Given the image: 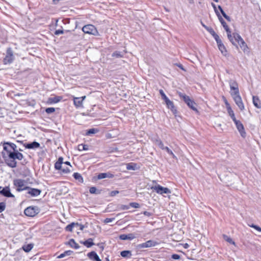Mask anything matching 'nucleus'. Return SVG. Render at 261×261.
I'll list each match as a JSON object with an SVG mask.
<instances>
[{"label":"nucleus","mask_w":261,"mask_h":261,"mask_svg":"<svg viewBox=\"0 0 261 261\" xmlns=\"http://www.w3.org/2000/svg\"><path fill=\"white\" fill-rule=\"evenodd\" d=\"M232 36L235 43L234 45H236V42H237L244 52H246L248 50V47L247 44L239 34L233 33Z\"/></svg>","instance_id":"f257e3e1"},{"label":"nucleus","mask_w":261,"mask_h":261,"mask_svg":"<svg viewBox=\"0 0 261 261\" xmlns=\"http://www.w3.org/2000/svg\"><path fill=\"white\" fill-rule=\"evenodd\" d=\"M13 184L17 191L20 192L28 188L26 181L21 179H16L13 181Z\"/></svg>","instance_id":"f03ea898"},{"label":"nucleus","mask_w":261,"mask_h":261,"mask_svg":"<svg viewBox=\"0 0 261 261\" xmlns=\"http://www.w3.org/2000/svg\"><path fill=\"white\" fill-rule=\"evenodd\" d=\"M82 31L85 34L93 35L94 36H97L98 35V32L96 28L92 24L84 25L82 28Z\"/></svg>","instance_id":"7ed1b4c3"},{"label":"nucleus","mask_w":261,"mask_h":261,"mask_svg":"<svg viewBox=\"0 0 261 261\" xmlns=\"http://www.w3.org/2000/svg\"><path fill=\"white\" fill-rule=\"evenodd\" d=\"M178 95L180 98H182L184 101L191 109L194 111H197V109L195 107V103L190 98L189 96L180 92L178 93Z\"/></svg>","instance_id":"20e7f679"},{"label":"nucleus","mask_w":261,"mask_h":261,"mask_svg":"<svg viewBox=\"0 0 261 261\" xmlns=\"http://www.w3.org/2000/svg\"><path fill=\"white\" fill-rule=\"evenodd\" d=\"M152 190H153L155 192L159 194L163 195L164 194H170L171 190L165 187H163L160 185H155L151 187Z\"/></svg>","instance_id":"39448f33"},{"label":"nucleus","mask_w":261,"mask_h":261,"mask_svg":"<svg viewBox=\"0 0 261 261\" xmlns=\"http://www.w3.org/2000/svg\"><path fill=\"white\" fill-rule=\"evenodd\" d=\"M231 96L240 110L241 111H243L245 109V106L240 93L236 95H231Z\"/></svg>","instance_id":"423d86ee"},{"label":"nucleus","mask_w":261,"mask_h":261,"mask_svg":"<svg viewBox=\"0 0 261 261\" xmlns=\"http://www.w3.org/2000/svg\"><path fill=\"white\" fill-rule=\"evenodd\" d=\"M24 213L29 217H34L39 213V209L36 206H30L25 209Z\"/></svg>","instance_id":"0eeeda50"},{"label":"nucleus","mask_w":261,"mask_h":261,"mask_svg":"<svg viewBox=\"0 0 261 261\" xmlns=\"http://www.w3.org/2000/svg\"><path fill=\"white\" fill-rule=\"evenodd\" d=\"M234 123L236 124V127H237L238 130L240 133V135L243 138H245L246 136V133L243 124L241 123V122L239 120H237L234 121Z\"/></svg>","instance_id":"6e6552de"},{"label":"nucleus","mask_w":261,"mask_h":261,"mask_svg":"<svg viewBox=\"0 0 261 261\" xmlns=\"http://www.w3.org/2000/svg\"><path fill=\"white\" fill-rule=\"evenodd\" d=\"M4 150L6 151L8 154L15 151L16 149V145L12 143L6 142L3 144Z\"/></svg>","instance_id":"1a4fd4ad"},{"label":"nucleus","mask_w":261,"mask_h":261,"mask_svg":"<svg viewBox=\"0 0 261 261\" xmlns=\"http://www.w3.org/2000/svg\"><path fill=\"white\" fill-rule=\"evenodd\" d=\"M14 57L13 51L11 48H9L7 50V55L4 59L5 64H10L12 62Z\"/></svg>","instance_id":"9d476101"},{"label":"nucleus","mask_w":261,"mask_h":261,"mask_svg":"<svg viewBox=\"0 0 261 261\" xmlns=\"http://www.w3.org/2000/svg\"><path fill=\"white\" fill-rule=\"evenodd\" d=\"M229 86L230 88V95H236L239 93V90L238 84L234 81L229 82Z\"/></svg>","instance_id":"9b49d317"},{"label":"nucleus","mask_w":261,"mask_h":261,"mask_svg":"<svg viewBox=\"0 0 261 261\" xmlns=\"http://www.w3.org/2000/svg\"><path fill=\"white\" fill-rule=\"evenodd\" d=\"M216 41L217 42L218 48L219 50L221 51V54L225 57L227 56L228 55L227 50L225 45L222 43L220 38Z\"/></svg>","instance_id":"f8f14e48"},{"label":"nucleus","mask_w":261,"mask_h":261,"mask_svg":"<svg viewBox=\"0 0 261 261\" xmlns=\"http://www.w3.org/2000/svg\"><path fill=\"white\" fill-rule=\"evenodd\" d=\"M8 156L10 159H13L14 160L16 159L21 160L23 158L22 154L18 152V151L16 150L8 154Z\"/></svg>","instance_id":"ddd939ff"},{"label":"nucleus","mask_w":261,"mask_h":261,"mask_svg":"<svg viewBox=\"0 0 261 261\" xmlns=\"http://www.w3.org/2000/svg\"><path fill=\"white\" fill-rule=\"evenodd\" d=\"M27 190H28L27 193L32 197H37L39 196L41 193V191L39 189L32 188L29 187Z\"/></svg>","instance_id":"4468645a"},{"label":"nucleus","mask_w":261,"mask_h":261,"mask_svg":"<svg viewBox=\"0 0 261 261\" xmlns=\"http://www.w3.org/2000/svg\"><path fill=\"white\" fill-rule=\"evenodd\" d=\"M222 25H223V28H224V29L225 30V31L227 32V37H228V39L232 43V44L233 45H234L235 43H234L233 39L232 36V35H231V32L230 31V29L228 28V26L227 25L226 22H225V23L222 24Z\"/></svg>","instance_id":"2eb2a0df"},{"label":"nucleus","mask_w":261,"mask_h":261,"mask_svg":"<svg viewBox=\"0 0 261 261\" xmlns=\"http://www.w3.org/2000/svg\"><path fill=\"white\" fill-rule=\"evenodd\" d=\"M0 193L7 197H14V196L11 193L9 187H6L0 191Z\"/></svg>","instance_id":"dca6fc26"},{"label":"nucleus","mask_w":261,"mask_h":261,"mask_svg":"<svg viewBox=\"0 0 261 261\" xmlns=\"http://www.w3.org/2000/svg\"><path fill=\"white\" fill-rule=\"evenodd\" d=\"M165 103L168 109H169L173 114L176 115L177 113V110L174 105L173 102L170 99L168 100Z\"/></svg>","instance_id":"f3484780"},{"label":"nucleus","mask_w":261,"mask_h":261,"mask_svg":"<svg viewBox=\"0 0 261 261\" xmlns=\"http://www.w3.org/2000/svg\"><path fill=\"white\" fill-rule=\"evenodd\" d=\"M203 26L205 29L210 33V34L214 38L215 40L217 41L220 39L219 36L215 33L214 30L212 28H209L203 24Z\"/></svg>","instance_id":"a211bd4d"},{"label":"nucleus","mask_w":261,"mask_h":261,"mask_svg":"<svg viewBox=\"0 0 261 261\" xmlns=\"http://www.w3.org/2000/svg\"><path fill=\"white\" fill-rule=\"evenodd\" d=\"M114 177V174L111 172L101 173L97 175V178L98 179H101L105 178H113Z\"/></svg>","instance_id":"6ab92c4d"},{"label":"nucleus","mask_w":261,"mask_h":261,"mask_svg":"<svg viewBox=\"0 0 261 261\" xmlns=\"http://www.w3.org/2000/svg\"><path fill=\"white\" fill-rule=\"evenodd\" d=\"M87 255H88V257L92 260L101 261V260L99 258L98 255L94 251H92L91 252H89V253H88Z\"/></svg>","instance_id":"aec40b11"},{"label":"nucleus","mask_w":261,"mask_h":261,"mask_svg":"<svg viewBox=\"0 0 261 261\" xmlns=\"http://www.w3.org/2000/svg\"><path fill=\"white\" fill-rule=\"evenodd\" d=\"M120 239L122 240H132L136 238V236L133 233H129L127 234H123L119 236Z\"/></svg>","instance_id":"412c9836"},{"label":"nucleus","mask_w":261,"mask_h":261,"mask_svg":"<svg viewBox=\"0 0 261 261\" xmlns=\"http://www.w3.org/2000/svg\"><path fill=\"white\" fill-rule=\"evenodd\" d=\"M73 103L76 108H83V101L81 98L73 97Z\"/></svg>","instance_id":"4be33fe9"},{"label":"nucleus","mask_w":261,"mask_h":261,"mask_svg":"<svg viewBox=\"0 0 261 261\" xmlns=\"http://www.w3.org/2000/svg\"><path fill=\"white\" fill-rule=\"evenodd\" d=\"M252 101H253V103L254 106L256 108H257L258 109L261 108V103H260L259 98L257 96H253Z\"/></svg>","instance_id":"5701e85b"},{"label":"nucleus","mask_w":261,"mask_h":261,"mask_svg":"<svg viewBox=\"0 0 261 261\" xmlns=\"http://www.w3.org/2000/svg\"><path fill=\"white\" fill-rule=\"evenodd\" d=\"M152 141L155 145L158 146L161 149L164 147L163 142L158 138L152 139Z\"/></svg>","instance_id":"b1692460"},{"label":"nucleus","mask_w":261,"mask_h":261,"mask_svg":"<svg viewBox=\"0 0 261 261\" xmlns=\"http://www.w3.org/2000/svg\"><path fill=\"white\" fill-rule=\"evenodd\" d=\"M40 144L37 142H33L31 143L27 144L25 145V148L28 149H36L39 148Z\"/></svg>","instance_id":"393cba45"},{"label":"nucleus","mask_w":261,"mask_h":261,"mask_svg":"<svg viewBox=\"0 0 261 261\" xmlns=\"http://www.w3.org/2000/svg\"><path fill=\"white\" fill-rule=\"evenodd\" d=\"M63 159L62 157H60L58 161L55 164V168L57 170H60L62 169L63 164Z\"/></svg>","instance_id":"a878e982"},{"label":"nucleus","mask_w":261,"mask_h":261,"mask_svg":"<svg viewBox=\"0 0 261 261\" xmlns=\"http://www.w3.org/2000/svg\"><path fill=\"white\" fill-rule=\"evenodd\" d=\"M76 226H79V223H71V224L68 225L66 228L65 229L66 231H72L73 228L74 227H76Z\"/></svg>","instance_id":"bb28decb"},{"label":"nucleus","mask_w":261,"mask_h":261,"mask_svg":"<svg viewBox=\"0 0 261 261\" xmlns=\"http://www.w3.org/2000/svg\"><path fill=\"white\" fill-rule=\"evenodd\" d=\"M83 244L87 248H90L94 245V243L93 242V239L91 238H90L87 240L83 242Z\"/></svg>","instance_id":"cd10ccee"},{"label":"nucleus","mask_w":261,"mask_h":261,"mask_svg":"<svg viewBox=\"0 0 261 261\" xmlns=\"http://www.w3.org/2000/svg\"><path fill=\"white\" fill-rule=\"evenodd\" d=\"M68 245L72 248H74V249H78L79 248V245L75 242V241L73 239H70L68 242Z\"/></svg>","instance_id":"c85d7f7f"},{"label":"nucleus","mask_w":261,"mask_h":261,"mask_svg":"<svg viewBox=\"0 0 261 261\" xmlns=\"http://www.w3.org/2000/svg\"><path fill=\"white\" fill-rule=\"evenodd\" d=\"M72 253H73V251H71V250L65 251V252H64L63 253H62L60 255H59L58 256V258H62L66 256H69V255H71Z\"/></svg>","instance_id":"c756f323"},{"label":"nucleus","mask_w":261,"mask_h":261,"mask_svg":"<svg viewBox=\"0 0 261 261\" xmlns=\"http://www.w3.org/2000/svg\"><path fill=\"white\" fill-rule=\"evenodd\" d=\"M62 99V97L60 96H56L54 97H51L49 98V101L51 103H57L59 102Z\"/></svg>","instance_id":"7c9ffc66"},{"label":"nucleus","mask_w":261,"mask_h":261,"mask_svg":"<svg viewBox=\"0 0 261 261\" xmlns=\"http://www.w3.org/2000/svg\"><path fill=\"white\" fill-rule=\"evenodd\" d=\"M158 244L159 243L158 242L153 240H149L146 241V245L147 248L155 246Z\"/></svg>","instance_id":"2f4dec72"},{"label":"nucleus","mask_w":261,"mask_h":261,"mask_svg":"<svg viewBox=\"0 0 261 261\" xmlns=\"http://www.w3.org/2000/svg\"><path fill=\"white\" fill-rule=\"evenodd\" d=\"M120 254L123 257H130L132 256L131 252L128 250L121 251Z\"/></svg>","instance_id":"473e14b6"},{"label":"nucleus","mask_w":261,"mask_h":261,"mask_svg":"<svg viewBox=\"0 0 261 261\" xmlns=\"http://www.w3.org/2000/svg\"><path fill=\"white\" fill-rule=\"evenodd\" d=\"M33 247V245L31 244H28V245L23 246L22 249L25 252H29V251H30L32 250Z\"/></svg>","instance_id":"72a5a7b5"},{"label":"nucleus","mask_w":261,"mask_h":261,"mask_svg":"<svg viewBox=\"0 0 261 261\" xmlns=\"http://www.w3.org/2000/svg\"><path fill=\"white\" fill-rule=\"evenodd\" d=\"M223 238L226 242H228L230 244H233L234 246L236 245L235 242L229 237L227 236V235L223 234Z\"/></svg>","instance_id":"f704fd0d"},{"label":"nucleus","mask_w":261,"mask_h":261,"mask_svg":"<svg viewBox=\"0 0 261 261\" xmlns=\"http://www.w3.org/2000/svg\"><path fill=\"white\" fill-rule=\"evenodd\" d=\"M218 9H219V10L220 11L221 14H222V15L223 16V17L228 21H230L231 20V19H230V17L229 16H228V15H227L226 14V13L224 12V11L223 10L222 7L220 6H218Z\"/></svg>","instance_id":"c9c22d12"},{"label":"nucleus","mask_w":261,"mask_h":261,"mask_svg":"<svg viewBox=\"0 0 261 261\" xmlns=\"http://www.w3.org/2000/svg\"><path fill=\"white\" fill-rule=\"evenodd\" d=\"M162 150H165L168 153V154L171 155L172 156V158H176L175 154L173 153L172 151L169 147L164 146L163 147V148L162 149Z\"/></svg>","instance_id":"e433bc0d"},{"label":"nucleus","mask_w":261,"mask_h":261,"mask_svg":"<svg viewBox=\"0 0 261 261\" xmlns=\"http://www.w3.org/2000/svg\"><path fill=\"white\" fill-rule=\"evenodd\" d=\"M73 176L74 177V178L75 179L78 180L79 181H80L81 182H83V178L82 175H81V174H80L79 173H76V172L74 173Z\"/></svg>","instance_id":"4c0bfd02"},{"label":"nucleus","mask_w":261,"mask_h":261,"mask_svg":"<svg viewBox=\"0 0 261 261\" xmlns=\"http://www.w3.org/2000/svg\"><path fill=\"white\" fill-rule=\"evenodd\" d=\"M126 169L129 170H135L136 169V164L133 163H128L126 165Z\"/></svg>","instance_id":"58836bf2"},{"label":"nucleus","mask_w":261,"mask_h":261,"mask_svg":"<svg viewBox=\"0 0 261 261\" xmlns=\"http://www.w3.org/2000/svg\"><path fill=\"white\" fill-rule=\"evenodd\" d=\"M78 149L80 151L87 150H88V146L85 144H80L78 146Z\"/></svg>","instance_id":"ea45409f"},{"label":"nucleus","mask_w":261,"mask_h":261,"mask_svg":"<svg viewBox=\"0 0 261 261\" xmlns=\"http://www.w3.org/2000/svg\"><path fill=\"white\" fill-rule=\"evenodd\" d=\"M97 132H98V130L96 128H91L90 129H89L87 133H86V135H91V134H95V133H97Z\"/></svg>","instance_id":"a19ab883"},{"label":"nucleus","mask_w":261,"mask_h":261,"mask_svg":"<svg viewBox=\"0 0 261 261\" xmlns=\"http://www.w3.org/2000/svg\"><path fill=\"white\" fill-rule=\"evenodd\" d=\"M248 225L249 227L254 228L255 230H256L258 232H261V227H260L259 226L254 225L253 224H248Z\"/></svg>","instance_id":"79ce46f5"},{"label":"nucleus","mask_w":261,"mask_h":261,"mask_svg":"<svg viewBox=\"0 0 261 261\" xmlns=\"http://www.w3.org/2000/svg\"><path fill=\"white\" fill-rule=\"evenodd\" d=\"M62 171V172L65 174H67L70 172V169L69 167H65L64 166L62 167V169H60Z\"/></svg>","instance_id":"37998d69"},{"label":"nucleus","mask_w":261,"mask_h":261,"mask_svg":"<svg viewBox=\"0 0 261 261\" xmlns=\"http://www.w3.org/2000/svg\"><path fill=\"white\" fill-rule=\"evenodd\" d=\"M123 54H121L120 52L119 51H115L113 53L112 56L116 58H120L123 56Z\"/></svg>","instance_id":"c03bdc74"},{"label":"nucleus","mask_w":261,"mask_h":261,"mask_svg":"<svg viewBox=\"0 0 261 261\" xmlns=\"http://www.w3.org/2000/svg\"><path fill=\"white\" fill-rule=\"evenodd\" d=\"M55 111L54 108H47L45 109V112L47 114L53 113Z\"/></svg>","instance_id":"a18cd8bd"},{"label":"nucleus","mask_w":261,"mask_h":261,"mask_svg":"<svg viewBox=\"0 0 261 261\" xmlns=\"http://www.w3.org/2000/svg\"><path fill=\"white\" fill-rule=\"evenodd\" d=\"M89 192L91 194H97V189L94 187H92L90 188Z\"/></svg>","instance_id":"49530a36"},{"label":"nucleus","mask_w":261,"mask_h":261,"mask_svg":"<svg viewBox=\"0 0 261 261\" xmlns=\"http://www.w3.org/2000/svg\"><path fill=\"white\" fill-rule=\"evenodd\" d=\"M6 205L4 202L0 203V213H2L5 210Z\"/></svg>","instance_id":"de8ad7c7"},{"label":"nucleus","mask_w":261,"mask_h":261,"mask_svg":"<svg viewBox=\"0 0 261 261\" xmlns=\"http://www.w3.org/2000/svg\"><path fill=\"white\" fill-rule=\"evenodd\" d=\"M228 114L230 116V117H231V118L232 119L233 122L234 121L237 120L233 111L228 113Z\"/></svg>","instance_id":"09e8293b"},{"label":"nucleus","mask_w":261,"mask_h":261,"mask_svg":"<svg viewBox=\"0 0 261 261\" xmlns=\"http://www.w3.org/2000/svg\"><path fill=\"white\" fill-rule=\"evenodd\" d=\"M138 247L139 248H140V249L147 248V245H146V242H145V243L139 244Z\"/></svg>","instance_id":"8fccbe9b"},{"label":"nucleus","mask_w":261,"mask_h":261,"mask_svg":"<svg viewBox=\"0 0 261 261\" xmlns=\"http://www.w3.org/2000/svg\"><path fill=\"white\" fill-rule=\"evenodd\" d=\"M115 220V218H106L105 220H104V222L105 223H109L110 222H112L113 221H114Z\"/></svg>","instance_id":"3c124183"},{"label":"nucleus","mask_w":261,"mask_h":261,"mask_svg":"<svg viewBox=\"0 0 261 261\" xmlns=\"http://www.w3.org/2000/svg\"><path fill=\"white\" fill-rule=\"evenodd\" d=\"M130 205L134 208L139 207V204L136 202H132L130 203Z\"/></svg>","instance_id":"603ef678"},{"label":"nucleus","mask_w":261,"mask_h":261,"mask_svg":"<svg viewBox=\"0 0 261 261\" xmlns=\"http://www.w3.org/2000/svg\"><path fill=\"white\" fill-rule=\"evenodd\" d=\"M171 257H172V258H173L174 259H180V256L178 254H173L172 255Z\"/></svg>","instance_id":"864d4df0"},{"label":"nucleus","mask_w":261,"mask_h":261,"mask_svg":"<svg viewBox=\"0 0 261 261\" xmlns=\"http://www.w3.org/2000/svg\"><path fill=\"white\" fill-rule=\"evenodd\" d=\"M63 33V30H56L55 32V35H59L60 34H62Z\"/></svg>","instance_id":"5fc2aeb1"},{"label":"nucleus","mask_w":261,"mask_h":261,"mask_svg":"<svg viewBox=\"0 0 261 261\" xmlns=\"http://www.w3.org/2000/svg\"><path fill=\"white\" fill-rule=\"evenodd\" d=\"M119 193V191H112L111 193H110V196H114L115 195H116L117 194Z\"/></svg>","instance_id":"6e6d98bb"},{"label":"nucleus","mask_w":261,"mask_h":261,"mask_svg":"<svg viewBox=\"0 0 261 261\" xmlns=\"http://www.w3.org/2000/svg\"><path fill=\"white\" fill-rule=\"evenodd\" d=\"M9 165L11 167H15L16 166V162L14 161H12Z\"/></svg>","instance_id":"4d7b16f0"},{"label":"nucleus","mask_w":261,"mask_h":261,"mask_svg":"<svg viewBox=\"0 0 261 261\" xmlns=\"http://www.w3.org/2000/svg\"><path fill=\"white\" fill-rule=\"evenodd\" d=\"M212 6H213V8H214V9L216 14L217 15V16H219V12H218V10L217 9L216 5L214 4H213V3L212 4Z\"/></svg>","instance_id":"13d9d810"},{"label":"nucleus","mask_w":261,"mask_h":261,"mask_svg":"<svg viewBox=\"0 0 261 261\" xmlns=\"http://www.w3.org/2000/svg\"><path fill=\"white\" fill-rule=\"evenodd\" d=\"M219 17V19L220 21L221 22V24L225 23V21L223 20V19L220 16V14H219V16H218Z\"/></svg>","instance_id":"bf43d9fd"},{"label":"nucleus","mask_w":261,"mask_h":261,"mask_svg":"<svg viewBox=\"0 0 261 261\" xmlns=\"http://www.w3.org/2000/svg\"><path fill=\"white\" fill-rule=\"evenodd\" d=\"M219 17V19L220 21L221 22V24L225 23V21L223 20V19L220 16V14H219V16H218Z\"/></svg>","instance_id":"052dcab7"},{"label":"nucleus","mask_w":261,"mask_h":261,"mask_svg":"<svg viewBox=\"0 0 261 261\" xmlns=\"http://www.w3.org/2000/svg\"><path fill=\"white\" fill-rule=\"evenodd\" d=\"M162 98L164 100L165 102L169 99L166 95V94L163 95V96H162Z\"/></svg>","instance_id":"680f3d73"},{"label":"nucleus","mask_w":261,"mask_h":261,"mask_svg":"<svg viewBox=\"0 0 261 261\" xmlns=\"http://www.w3.org/2000/svg\"><path fill=\"white\" fill-rule=\"evenodd\" d=\"M143 214L146 216L149 217L151 215V214L148 212L144 211Z\"/></svg>","instance_id":"e2e57ef3"},{"label":"nucleus","mask_w":261,"mask_h":261,"mask_svg":"<svg viewBox=\"0 0 261 261\" xmlns=\"http://www.w3.org/2000/svg\"><path fill=\"white\" fill-rule=\"evenodd\" d=\"M76 228H79V229L81 230H83L84 228V225H81V224H79V226H76Z\"/></svg>","instance_id":"0e129e2a"},{"label":"nucleus","mask_w":261,"mask_h":261,"mask_svg":"<svg viewBox=\"0 0 261 261\" xmlns=\"http://www.w3.org/2000/svg\"><path fill=\"white\" fill-rule=\"evenodd\" d=\"M226 109H227V111L228 113H229V112H232V111H233V110H232V109H231V108L230 106H229V107H227L226 108Z\"/></svg>","instance_id":"69168bd1"},{"label":"nucleus","mask_w":261,"mask_h":261,"mask_svg":"<svg viewBox=\"0 0 261 261\" xmlns=\"http://www.w3.org/2000/svg\"><path fill=\"white\" fill-rule=\"evenodd\" d=\"M128 208H129V207L128 206L125 205H122L121 206V208L122 210H127V209H128Z\"/></svg>","instance_id":"338daca9"},{"label":"nucleus","mask_w":261,"mask_h":261,"mask_svg":"<svg viewBox=\"0 0 261 261\" xmlns=\"http://www.w3.org/2000/svg\"><path fill=\"white\" fill-rule=\"evenodd\" d=\"M224 102H225V104L226 105V108L227 107L230 106V105L229 104V103L228 102L227 100L225 98H224Z\"/></svg>","instance_id":"774afa93"}]
</instances>
